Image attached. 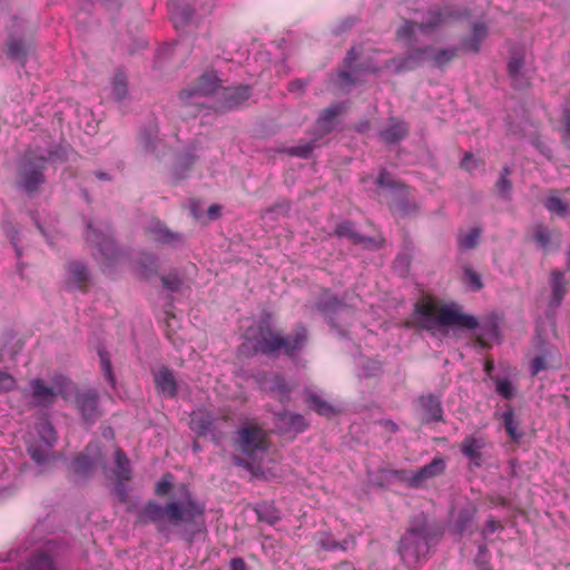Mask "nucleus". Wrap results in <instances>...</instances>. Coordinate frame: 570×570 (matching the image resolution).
Returning a JSON list of instances; mask_svg holds the SVG:
<instances>
[{
    "label": "nucleus",
    "instance_id": "42",
    "mask_svg": "<svg viewBox=\"0 0 570 570\" xmlns=\"http://www.w3.org/2000/svg\"><path fill=\"white\" fill-rule=\"evenodd\" d=\"M195 163V156L190 153L181 155L174 168V178L177 180L184 179L187 176V171Z\"/></svg>",
    "mask_w": 570,
    "mask_h": 570
},
{
    "label": "nucleus",
    "instance_id": "61",
    "mask_svg": "<svg viewBox=\"0 0 570 570\" xmlns=\"http://www.w3.org/2000/svg\"><path fill=\"white\" fill-rule=\"evenodd\" d=\"M499 523L493 518L488 519L482 529L483 537H488L494 533L499 529Z\"/></svg>",
    "mask_w": 570,
    "mask_h": 570
},
{
    "label": "nucleus",
    "instance_id": "38",
    "mask_svg": "<svg viewBox=\"0 0 570 570\" xmlns=\"http://www.w3.org/2000/svg\"><path fill=\"white\" fill-rule=\"evenodd\" d=\"M52 446L47 448V443L42 444L39 442L31 443L28 445V453L31 460L39 466L47 463L50 459V452Z\"/></svg>",
    "mask_w": 570,
    "mask_h": 570
},
{
    "label": "nucleus",
    "instance_id": "7",
    "mask_svg": "<svg viewBox=\"0 0 570 570\" xmlns=\"http://www.w3.org/2000/svg\"><path fill=\"white\" fill-rule=\"evenodd\" d=\"M465 16V12L455 10L450 6L431 9L423 22L417 23L413 21H406L402 27L397 29L396 36L400 40H403L407 47H412L416 42V31H420L424 35H430L448 21L461 19Z\"/></svg>",
    "mask_w": 570,
    "mask_h": 570
},
{
    "label": "nucleus",
    "instance_id": "44",
    "mask_svg": "<svg viewBox=\"0 0 570 570\" xmlns=\"http://www.w3.org/2000/svg\"><path fill=\"white\" fill-rule=\"evenodd\" d=\"M29 46L21 39L10 38L8 41V55L16 60L23 61Z\"/></svg>",
    "mask_w": 570,
    "mask_h": 570
},
{
    "label": "nucleus",
    "instance_id": "31",
    "mask_svg": "<svg viewBox=\"0 0 570 570\" xmlns=\"http://www.w3.org/2000/svg\"><path fill=\"white\" fill-rule=\"evenodd\" d=\"M476 513V508L472 503H466L460 508L453 520V528L458 533L465 531L472 523Z\"/></svg>",
    "mask_w": 570,
    "mask_h": 570
},
{
    "label": "nucleus",
    "instance_id": "1",
    "mask_svg": "<svg viewBox=\"0 0 570 570\" xmlns=\"http://www.w3.org/2000/svg\"><path fill=\"white\" fill-rule=\"evenodd\" d=\"M205 505L194 499L185 485H181V495L170 500L164 507L155 501H149L138 512V522L145 524L151 522L159 531H164V522L167 521L175 528H184L185 535L191 538L202 531L204 527Z\"/></svg>",
    "mask_w": 570,
    "mask_h": 570
},
{
    "label": "nucleus",
    "instance_id": "53",
    "mask_svg": "<svg viewBox=\"0 0 570 570\" xmlns=\"http://www.w3.org/2000/svg\"><path fill=\"white\" fill-rule=\"evenodd\" d=\"M533 237L541 248H547L551 242L549 228L541 224L535 226Z\"/></svg>",
    "mask_w": 570,
    "mask_h": 570
},
{
    "label": "nucleus",
    "instance_id": "29",
    "mask_svg": "<svg viewBox=\"0 0 570 570\" xmlns=\"http://www.w3.org/2000/svg\"><path fill=\"white\" fill-rule=\"evenodd\" d=\"M488 27L484 23H474L471 37L462 41V48L470 52H479L480 45L488 37Z\"/></svg>",
    "mask_w": 570,
    "mask_h": 570
},
{
    "label": "nucleus",
    "instance_id": "15",
    "mask_svg": "<svg viewBox=\"0 0 570 570\" xmlns=\"http://www.w3.org/2000/svg\"><path fill=\"white\" fill-rule=\"evenodd\" d=\"M30 387L33 403L38 406L48 407L52 405L58 394H61L65 400H68V394L62 385H59L58 389L55 390L47 386L42 380L33 379L30 381Z\"/></svg>",
    "mask_w": 570,
    "mask_h": 570
},
{
    "label": "nucleus",
    "instance_id": "20",
    "mask_svg": "<svg viewBox=\"0 0 570 570\" xmlns=\"http://www.w3.org/2000/svg\"><path fill=\"white\" fill-rule=\"evenodd\" d=\"M409 134V127L404 121L391 118L387 126L379 132L380 139L385 144H394L404 139Z\"/></svg>",
    "mask_w": 570,
    "mask_h": 570
},
{
    "label": "nucleus",
    "instance_id": "30",
    "mask_svg": "<svg viewBox=\"0 0 570 570\" xmlns=\"http://www.w3.org/2000/svg\"><path fill=\"white\" fill-rule=\"evenodd\" d=\"M261 384L263 389L271 391L279 401H285L289 396L287 384L284 379L278 375L265 377Z\"/></svg>",
    "mask_w": 570,
    "mask_h": 570
},
{
    "label": "nucleus",
    "instance_id": "25",
    "mask_svg": "<svg viewBox=\"0 0 570 570\" xmlns=\"http://www.w3.org/2000/svg\"><path fill=\"white\" fill-rule=\"evenodd\" d=\"M277 426L283 432H303L307 423L303 415L292 412H283L277 415Z\"/></svg>",
    "mask_w": 570,
    "mask_h": 570
},
{
    "label": "nucleus",
    "instance_id": "49",
    "mask_svg": "<svg viewBox=\"0 0 570 570\" xmlns=\"http://www.w3.org/2000/svg\"><path fill=\"white\" fill-rule=\"evenodd\" d=\"M462 281L473 292L480 291L483 287L481 275L479 273H476L470 266H464L463 267Z\"/></svg>",
    "mask_w": 570,
    "mask_h": 570
},
{
    "label": "nucleus",
    "instance_id": "8",
    "mask_svg": "<svg viewBox=\"0 0 570 570\" xmlns=\"http://www.w3.org/2000/svg\"><path fill=\"white\" fill-rule=\"evenodd\" d=\"M98 468L106 471L107 465L105 456L102 455L100 444L98 442H90L86 449L70 462L69 471L75 481H83L89 479Z\"/></svg>",
    "mask_w": 570,
    "mask_h": 570
},
{
    "label": "nucleus",
    "instance_id": "17",
    "mask_svg": "<svg viewBox=\"0 0 570 570\" xmlns=\"http://www.w3.org/2000/svg\"><path fill=\"white\" fill-rule=\"evenodd\" d=\"M216 417L206 410L194 411L190 415V429L200 436L212 435L213 441L218 443V438L214 433Z\"/></svg>",
    "mask_w": 570,
    "mask_h": 570
},
{
    "label": "nucleus",
    "instance_id": "57",
    "mask_svg": "<svg viewBox=\"0 0 570 570\" xmlns=\"http://www.w3.org/2000/svg\"><path fill=\"white\" fill-rule=\"evenodd\" d=\"M478 167V161L471 153H465L461 160V168L472 171Z\"/></svg>",
    "mask_w": 570,
    "mask_h": 570
},
{
    "label": "nucleus",
    "instance_id": "50",
    "mask_svg": "<svg viewBox=\"0 0 570 570\" xmlns=\"http://www.w3.org/2000/svg\"><path fill=\"white\" fill-rule=\"evenodd\" d=\"M39 443L48 446H53L57 441V435L53 426L49 422H43L38 428Z\"/></svg>",
    "mask_w": 570,
    "mask_h": 570
},
{
    "label": "nucleus",
    "instance_id": "18",
    "mask_svg": "<svg viewBox=\"0 0 570 570\" xmlns=\"http://www.w3.org/2000/svg\"><path fill=\"white\" fill-rule=\"evenodd\" d=\"M159 268V258L153 253L141 252L136 258V273L142 279L157 276Z\"/></svg>",
    "mask_w": 570,
    "mask_h": 570
},
{
    "label": "nucleus",
    "instance_id": "33",
    "mask_svg": "<svg viewBox=\"0 0 570 570\" xmlns=\"http://www.w3.org/2000/svg\"><path fill=\"white\" fill-rule=\"evenodd\" d=\"M306 401L308 406L320 415L331 417L338 413V410L334 405L315 393H307Z\"/></svg>",
    "mask_w": 570,
    "mask_h": 570
},
{
    "label": "nucleus",
    "instance_id": "36",
    "mask_svg": "<svg viewBox=\"0 0 570 570\" xmlns=\"http://www.w3.org/2000/svg\"><path fill=\"white\" fill-rule=\"evenodd\" d=\"M317 544L326 551L342 550L346 551L354 546L353 539H345L342 542L336 541L331 534L322 533Z\"/></svg>",
    "mask_w": 570,
    "mask_h": 570
},
{
    "label": "nucleus",
    "instance_id": "58",
    "mask_svg": "<svg viewBox=\"0 0 570 570\" xmlns=\"http://www.w3.org/2000/svg\"><path fill=\"white\" fill-rule=\"evenodd\" d=\"M376 184L381 187H386V188H393L394 187V183L390 176V174L385 170V169H382L380 171V175L376 179Z\"/></svg>",
    "mask_w": 570,
    "mask_h": 570
},
{
    "label": "nucleus",
    "instance_id": "64",
    "mask_svg": "<svg viewBox=\"0 0 570 570\" xmlns=\"http://www.w3.org/2000/svg\"><path fill=\"white\" fill-rule=\"evenodd\" d=\"M357 59V52L354 48L350 49L347 51V55L344 59V65L347 69H350L353 65V62Z\"/></svg>",
    "mask_w": 570,
    "mask_h": 570
},
{
    "label": "nucleus",
    "instance_id": "55",
    "mask_svg": "<svg viewBox=\"0 0 570 570\" xmlns=\"http://www.w3.org/2000/svg\"><path fill=\"white\" fill-rule=\"evenodd\" d=\"M342 306V302L336 296L323 298L317 303V307L323 313H331L337 311Z\"/></svg>",
    "mask_w": 570,
    "mask_h": 570
},
{
    "label": "nucleus",
    "instance_id": "59",
    "mask_svg": "<svg viewBox=\"0 0 570 570\" xmlns=\"http://www.w3.org/2000/svg\"><path fill=\"white\" fill-rule=\"evenodd\" d=\"M381 370V364L376 361H366L363 366V375L372 376L375 375Z\"/></svg>",
    "mask_w": 570,
    "mask_h": 570
},
{
    "label": "nucleus",
    "instance_id": "26",
    "mask_svg": "<svg viewBox=\"0 0 570 570\" xmlns=\"http://www.w3.org/2000/svg\"><path fill=\"white\" fill-rule=\"evenodd\" d=\"M481 234L482 228L478 226L470 227L466 230L460 229L456 233V245L459 252L466 253L476 248L480 243Z\"/></svg>",
    "mask_w": 570,
    "mask_h": 570
},
{
    "label": "nucleus",
    "instance_id": "5",
    "mask_svg": "<svg viewBox=\"0 0 570 570\" xmlns=\"http://www.w3.org/2000/svg\"><path fill=\"white\" fill-rule=\"evenodd\" d=\"M66 158L63 148L57 146L53 149L28 153L18 170L17 187L29 196L35 195L45 183L43 169L48 163L62 161Z\"/></svg>",
    "mask_w": 570,
    "mask_h": 570
},
{
    "label": "nucleus",
    "instance_id": "51",
    "mask_svg": "<svg viewBox=\"0 0 570 570\" xmlns=\"http://www.w3.org/2000/svg\"><path fill=\"white\" fill-rule=\"evenodd\" d=\"M161 284L165 289L175 293L181 287L183 279L177 273L171 272L161 276Z\"/></svg>",
    "mask_w": 570,
    "mask_h": 570
},
{
    "label": "nucleus",
    "instance_id": "63",
    "mask_svg": "<svg viewBox=\"0 0 570 570\" xmlns=\"http://www.w3.org/2000/svg\"><path fill=\"white\" fill-rule=\"evenodd\" d=\"M230 570H248L247 564L242 558H233L229 562Z\"/></svg>",
    "mask_w": 570,
    "mask_h": 570
},
{
    "label": "nucleus",
    "instance_id": "56",
    "mask_svg": "<svg viewBox=\"0 0 570 570\" xmlns=\"http://www.w3.org/2000/svg\"><path fill=\"white\" fill-rule=\"evenodd\" d=\"M16 381L9 373L0 370V392H7L14 387Z\"/></svg>",
    "mask_w": 570,
    "mask_h": 570
},
{
    "label": "nucleus",
    "instance_id": "14",
    "mask_svg": "<svg viewBox=\"0 0 570 570\" xmlns=\"http://www.w3.org/2000/svg\"><path fill=\"white\" fill-rule=\"evenodd\" d=\"M445 470V461L442 458H434L429 464L420 468L410 476H404V471H392L391 474L399 475L411 488H419L429 479L441 475Z\"/></svg>",
    "mask_w": 570,
    "mask_h": 570
},
{
    "label": "nucleus",
    "instance_id": "9",
    "mask_svg": "<svg viewBox=\"0 0 570 570\" xmlns=\"http://www.w3.org/2000/svg\"><path fill=\"white\" fill-rule=\"evenodd\" d=\"M85 237L88 243L97 247L106 264H110L118 258L120 252L114 242L109 225L94 226L89 223Z\"/></svg>",
    "mask_w": 570,
    "mask_h": 570
},
{
    "label": "nucleus",
    "instance_id": "39",
    "mask_svg": "<svg viewBox=\"0 0 570 570\" xmlns=\"http://www.w3.org/2000/svg\"><path fill=\"white\" fill-rule=\"evenodd\" d=\"M323 145L322 137H316L315 139L299 144L297 146H292L286 149V153L291 156H296L301 158H308L314 149L321 147Z\"/></svg>",
    "mask_w": 570,
    "mask_h": 570
},
{
    "label": "nucleus",
    "instance_id": "3",
    "mask_svg": "<svg viewBox=\"0 0 570 570\" xmlns=\"http://www.w3.org/2000/svg\"><path fill=\"white\" fill-rule=\"evenodd\" d=\"M436 531L429 525L424 515L411 521V525L400 540L399 553L407 567H414L429 557L431 546L435 543Z\"/></svg>",
    "mask_w": 570,
    "mask_h": 570
},
{
    "label": "nucleus",
    "instance_id": "28",
    "mask_svg": "<svg viewBox=\"0 0 570 570\" xmlns=\"http://www.w3.org/2000/svg\"><path fill=\"white\" fill-rule=\"evenodd\" d=\"M250 97L249 86H238L224 88L222 91V98L224 106L227 108H235L240 106Z\"/></svg>",
    "mask_w": 570,
    "mask_h": 570
},
{
    "label": "nucleus",
    "instance_id": "45",
    "mask_svg": "<svg viewBox=\"0 0 570 570\" xmlns=\"http://www.w3.org/2000/svg\"><path fill=\"white\" fill-rule=\"evenodd\" d=\"M455 56V48L440 49L438 51L433 49L430 56V60L433 62L435 67L442 68L445 65H448L451 60H453Z\"/></svg>",
    "mask_w": 570,
    "mask_h": 570
},
{
    "label": "nucleus",
    "instance_id": "40",
    "mask_svg": "<svg viewBox=\"0 0 570 570\" xmlns=\"http://www.w3.org/2000/svg\"><path fill=\"white\" fill-rule=\"evenodd\" d=\"M511 170L508 166H504L500 173V176L495 183V190L499 197L504 200H509L511 198L512 191V183L509 179V175Z\"/></svg>",
    "mask_w": 570,
    "mask_h": 570
},
{
    "label": "nucleus",
    "instance_id": "54",
    "mask_svg": "<svg viewBox=\"0 0 570 570\" xmlns=\"http://www.w3.org/2000/svg\"><path fill=\"white\" fill-rule=\"evenodd\" d=\"M99 357H100V363H101V370H102L106 381L111 386H115L116 379L114 376L112 368H111V362L108 358L107 353L104 351H99Z\"/></svg>",
    "mask_w": 570,
    "mask_h": 570
},
{
    "label": "nucleus",
    "instance_id": "62",
    "mask_svg": "<svg viewBox=\"0 0 570 570\" xmlns=\"http://www.w3.org/2000/svg\"><path fill=\"white\" fill-rule=\"evenodd\" d=\"M170 488L171 483L168 480L163 479L156 484L155 492L157 495H165L169 492Z\"/></svg>",
    "mask_w": 570,
    "mask_h": 570
},
{
    "label": "nucleus",
    "instance_id": "6",
    "mask_svg": "<svg viewBox=\"0 0 570 570\" xmlns=\"http://www.w3.org/2000/svg\"><path fill=\"white\" fill-rule=\"evenodd\" d=\"M233 446L240 454L233 455L234 464L252 470L254 464L263 461L268 443L262 428L257 425H243L235 432Z\"/></svg>",
    "mask_w": 570,
    "mask_h": 570
},
{
    "label": "nucleus",
    "instance_id": "10",
    "mask_svg": "<svg viewBox=\"0 0 570 570\" xmlns=\"http://www.w3.org/2000/svg\"><path fill=\"white\" fill-rule=\"evenodd\" d=\"M145 235L150 242L171 249H179L186 243L184 234L170 229L158 219H153L146 225Z\"/></svg>",
    "mask_w": 570,
    "mask_h": 570
},
{
    "label": "nucleus",
    "instance_id": "19",
    "mask_svg": "<svg viewBox=\"0 0 570 570\" xmlns=\"http://www.w3.org/2000/svg\"><path fill=\"white\" fill-rule=\"evenodd\" d=\"M157 391L165 397H174L177 394V381L174 372L166 366L154 372Z\"/></svg>",
    "mask_w": 570,
    "mask_h": 570
},
{
    "label": "nucleus",
    "instance_id": "32",
    "mask_svg": "<svg viewBox=\"0 0 570 570\" xmlns=\"http://www.w3.org/2000/svg\"><path fill=\"white\" fill-rule=\"evenodd\" d=\"M341 105H332L320 114L317 118V128L320 131H322V138L324 135L332 131L333 121L341 114Z\"/></svg>",
    "mask_w": 570,
    "mask_h": 570
},
{
    "label": "nucleus",
    "instance_id": "43",
    "mask_svg": "<svg viewBox=\"0 0 570 570\" xmlns=\"http://www.w3.org/2000/svg\"><path fill=\"white\" fill-rule=\"evenodd\" d=\"M140 141L147 151L155 153L163 142L158 138V130L156 127L145 129L140 132Z\"/></svg>",
    "mask_w": 570,
    "mask_h": 570
},
{
    "label": "nucleus",
    "instance_id": "23",
    "mask_svg": "<svg viewBox=\"0 0 570 570\" xmlns=\"http://www.w3.org/2000/svg\"><path fill=\"white\" fill-rule=\"evenodd\" d=\"M485 443L482 438L475 436H466L461 443V452L462 454L470 460V462L480 466L482 462L481 450L484 448Z\"/></svg>",
    "mask_w": 570,
    "mask_h": 570
},
{
    "label": "nucleus",
    "instance_id": "60",
    "mask_svg": "<svg viewBox=\"0 0 570 570\" xmlns=\"http://www.w3.org/2000/svg\"><path fill=\"white\" fill-rule=\"evenodd\" d=\"M547 368V362L544 356H537L531 363V374L537 375L539 372Z\"/></svg>",
    "mask_w": 570,
    "mask_h": 570
},
{
    "label": "nucleus",
    "instance_id": "21",
    "mask_svg": "<svg viewBox=\"0 0 570 570\" xmlns=\"http://www.w3.org/2000/svg\"><path fill=\"white\" fill-rule=\"evenodd\" d=\"M168 10L177 29L184 28L194 16V9L180 0H169Z\"/></svg>",
    "mask_w": 570,
    "mask_h": 570
},
{
    "label": "nucleus",
    "instance_id": "4",
    "mask_svg": "<svg viewBox=\"0 0 570 570\" xmlns=\"http://www.w3.org/2000/svg\"><path fill=\"white\" fill-rule=\"evenodd\" d=\"M415 321L421 328L431 332L443 326L466 330H474L479 326L478 320L473 315L462 313L459 306L438 308L432 303L416 305Z\"/></svg>",
    "mask_w": 570,
    "mask_h": 570
},
{
    "label": "nucleus",
    "instance_id": "34",
    "mask_svg": "<svg viewBox=\"0 0 570 570\" xmlns=\"http://www.w3.org/2000/svg\"><path fill=\"white\" fill-rule=\"evenodd\" d=\"M110 95L117 102L124 101L128 97L127 77L122 71H117L111 80Z\"/></svg>",
    "mask_w": 570,
    "mask_h": 570
},
{
    "label": "nucleus",
    "instance_id": "37",
    "mask_svg": "<svg viewBox=\"0 0 570 570\" xmlns=\"http://www.w3.org/2000/svg\"><path fill=\"white\" fill-rule=\"evenodd\" d=\"M114 474L119 481H127L130 479L131 471L129 468V460L127 459L125 452L120 449L115 451Z\"/></svg>",
    "mask_w": 570,
    "mask_h": 570
},
{
    "label": "nucleus",
    "instance_id": "41",
    "mask_svg": "<svg viewBox=\"0 0 570 570\" xmlns=\"http://www.w3.org/2000/svg\"><path fill=\"white\" fill-rule=\"evenodd\" d=\"M335 234L338 237L348 238L354 244H362L368 240L355 232L354 225L351 222H343L338 224L335 228Z\"/></svg>",
    "mask_w": 570,
    "mask_h": 570
},
{
    "label": "nucleus",
    "instance_id": "24",
    "mask_svg": "<svg viewBox=\"0 0 570 570\" xmlns=\"http://www.w3.org/2000/svg\"><path fill=\"white\" fill-rule=\"evenodd\" d=\"M68 278L66 285L70 289H82L85 288L89 273L87 267L80 262H71L68 265Z\"/></svg>",
    "mask_w": 570,
    "mask_h": 570
},
{
    "label": "nucleus",
    "instance_id": "22",
    "mask_svg": "<svg viewBox=\"0 0 570 570\" xmlns=\"http://www.w3.org/2000/svg\"><path fill=\"white\" fill-rule=\"evenodd\" d=\"M419 404L423 413V422H439L443 419V409L441 401L433 396L426 395L419 399Z\"/></svg>",
    "mask_w": 570,
    "mask_h": 570
},
{
    "label": "nucleus",
    "instance_id": "27",
    "mask_svg": "<svg viewBox=\"0 0 570 570\" xmlns=\"http://www.w3.org/2000/svg\"><path fill=\"white\" fill-rule=\"evenodd\" d=\"M550 283L552 295L549 306L556 308L560 306L567 293V282L564 279V273L558 269L552 271L550 275Z\"/></svg>",
    "mask_w": 570,
    "mask_h": 570
},
{
    "label": "nucleus",
    "instance_id": "48",
    "mask_svg": "<svg viewBox=\"0 0 570 570\" xmlns=\"http://www.w3.org/2000/svg\"><path fill=\"white\" fill-rule=\"evenodd\" d=\"M256 512L258 519L267 522L268 524H275L281 519L279 512L272 504H261L257 507Z\"/></svg>",
    "mask_w": 570,
    "mask_h": 570
},
{
    "label": "nucleus",
    "instance_id": "11",
    "mask_svg": "<svg viewBox=\"0 0 570 570\" xmlns=\"http://www.w3.org/2000/svg\"><path fill=\"white\" fill-rule=\"evenodd\" d=\"M75 405L83 421L95 423L102 414L99 406V393L97 390L77 389L73 393Z\"/></svg>",
    "mask_w": 570,
    "mask_h": 570
},
{
    "label": "nucleus",
    "instance_id": "2",
    "mask_svg": "<svg viewBox=\"0 0 570 570\" xmlns=\"http://www.w3.org/2000/svg\"><path fill=\"white\" fill-rule=\"evenodd\" d=\"M307 342V330L299 325L295 333L283 336L273 331L266 322H262L256 330L248 332V344L255 353L276 355L281 350L289 357H295Z\"/></svg>",
    "mask_w": 570,
    "mask_h": 570
},
{
    "label": "nucleus",
    "instance_id": "47",
    "mask_svg": "<svg viewBox=\"0 0 570 570\" xmlns=\"http://www.w3.org/2000/svg\"><path fill=\"white\" fill-rule=\"evenodd\" d=\"M544 207L560 217H566L569 214L568 204L557 196H549L544 202Z\"/></svg>",
    "mask_w": 570,
    "mask_h": 570
},
{
    "label": "nucleus",
    "instance_id": "13",
    "mask_svg": "<svg viewBox=\"0 0 570 570\" xmlns=\"http://www.w3.org/2000/svg\"><path fill=\"white\" fill-rule=\"evenodd\" d=\"M218 88V79L214 73H204L199 77L196 85L186 88L180 92V100L185 104H193L200 106V98L207 97L214 94Z\"/></svg>",
    "mask_w": 570,
    "mask_h": 570
},
{
    "label": "nucleus",
    "instance_id": "35",
    "mask_svg": "<svg viewBox=\"0 0 570 570\" xmlns=\"http://www.w3.org/2000/svg\"><path fill=\"white\" fill-rule=\"evenodd\" d=\"M500 419L502 420L503 426L509 436L513 441H519L522 438V433L518 429L519 423L514 419V412L510 405H508L505 411L501 413Z\"/></svg>",
    "mask_w": 570,
    "mask_h": 570
},
{
    "label": "nucleus",
    "instance_id": "16",
    "mask_svg": "<svg viewBox=\"0 0 570 570\" xmlns=\"http://www.w3.org/2000/svg\"><path fill=\"white\" fill-rule=\"evenodd\" d=\"M525 51L523 49H514L508 62L509 77L517 89H524L529 86V78L524 70Z\"/></svg>",
    "mask_w": 570,
    "mask_h": 570
},
{
    "label": "nucleus",
    "instance_id": "52",
    "mask_svg": "<svg viewBox=\"0 0 570 570\" xmlns=\"http://www.w3.org/2000/svg\"><path fill=\"white\" fill-rule=\"evenodd\" d=\"M495 391L503 399L510 400L514 395V387L508 379L497 377L494 379Z\"/></svg>",
    "mask_w": 570,
    "mask_h": 570
},
{
    "label": "nucleus",
    "instance_id": "12",
    "mask_svg": "<svg viewBox=\"0 0 570 570\" xmlns=\"http://www.w3.org/2000/svg\"><path fill=\"white\" fill-rule=\"evenodd\" d=\"M433 51L432 46H424L422 48H415L413 50H410L404 57L402 58H392L389 61H386L385 67L386 68H394L395 73H402L406 71L414 70L421 66L428 60H430L431 52Z\"/></svg>",
    "mask_w": 570,
    "mask_h": 570
},
{
    "label": "nucleus",
    "instance_id": "46",
    "mask_svg": "<svg viewBox=\"0 0 570 570\" xmlns=\"http://www.w3.org/2000/svg\"><path fill=\"white\" fill-rule=\"evenodd\" d=\"M27 570H56V568L49 556L37 553L28 562Z\"/></svg>",
    "mask_w": 570,
    "mask_h": 570
}]
</instances>
